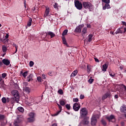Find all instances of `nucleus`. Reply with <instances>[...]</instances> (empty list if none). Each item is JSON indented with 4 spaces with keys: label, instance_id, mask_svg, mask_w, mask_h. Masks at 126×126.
Here are the masks:
<instances>
[{
    "label": "nucleus",
    "instance_id": "3c124183",
    "mask_svg": "<svg viewBox=\"0 0 126 126\" xmlns=\"http://www.w3.org/2000/svg\"><path fill=\"white\" fill-rule=\"evenodd\" d=\"M14 47H15L16 51L15 53L17 52V48H18V46H17L16 44H14Z\"/></svg>",
    "mask_w": 126,
    "mask_h": 126
},
{
    "label": "nucleus",
    "instance_id": "8fccbe9b",
    "mask_svg": "<svg viewBox=\"0 0 126 126\" xmlns=\"http://www.w3.org/2000/svg\"><path fill=\"white\" fill-rule=\"evenodd\" d=\"M10 101V98L7 97L6 98V103H8Z\"/></svg>",
    "mask_w": 126,
    "mask_h": 126
},
{
    "label": "nucleus",
    "instance_id": "c85d7f7f",
    "mask_svg": "<svg viewBox=\"0 0 126 126\" xmlns=\"http://www.w3.org/2000/svg\"><path fill=\"white\" fill-rule=\"evenodd\" d=\"M28 121L29 123H32L35 121V119L34 118L30 117L28 119Z\"/></svg>",
    "mask_w": 126,
    "mask_h": 126
},
{
    "label": "nucleus",
    "instance_id": "e2e57ef3",
    "mask_svg": "<svg viewBox=\"0 0 126 126\" xmlns=\"http://www.w3.org/2000/svg\"><path fill=\"white\" fill-rule=\"evenodd\" d=\"M34 65V63H30V66H31V67H32V66H33Z\"/></svg>",
    "mask_w": 126,
    "mask_h": 126
},
{
    "label": "nucleus",
    "instance_id": "bf43d9fd",
    "mask_svg": "<svg viewBox=\"0 0 126 126\" xmlns=\"http://www.w3.org/2000/svg\"><path fill=\"white\" fill-rule=\"evenodd\" d=\"M4 64H5L6 66L9 65V66H11V64L9 63H4Z\"/></svg>",
    "mask_w": 126,
    "mask_h": 126
},
{
    "label": "nucleus",
    "instance_id": "864d4df0",
    "mask_svg": "<svg viewBox=\"0 0 126 126\" xmlns=\"http://www.w3.org/2000/svg\"><path fill=\"white\" fill-rule=\"evenodd\" d=\"M23 86H27V85H28V83H27V82H24L23 83Z\"/></svg>",
    "mask_w": 126,
    "mask_h": 126
},
{
    "label": "nucleus",
    "instance_id": "f257e3e1",
    "mask_svg": "<svg viewBox=\"0 0 126 126\" xmlns=\"http://www.w3.org/2000/svg\"><path fill=\"white\" fill-rule=\"evenodd\" d=\"M59 103H57V104L58 106V108L59 109V111H58L57 112H56L55 114H53L54 117H56V116H58V115H59L60 114V113H61V112H62V110L63 107H62V106H64L65 105V104H66V101H65V100H59Z\"/></svg>",
    "mask_w": 126,
    "mask_h": 126
},
{
    "label": "nucleus",
    "instance_id": "473e14b6",
    "mask_svg": "<svg viewBox=\"0 0 126 126\" xmlns=\"http://www.w3.org/2000/svg\"><path fill=\"white\" fill-rule=\"evenodd\" d=\"M67 32H68V30H65L63 31L62 35L63 36H64L67 34Z\"/></svg>",
    "mask_w": 126,
    "mask_h": 126
},
{
    "label": "nucleus",
    "instance_id": "ddd939ff",
    "mask_svg": "<svg viewBox=\"0 0 126 126\" xmlns=\"http://www.w3.org/2000/svg\"><path fill=\"white\" fill-rule=\"evenodd\" d=\"M110 94H111L110 93V92L106 93L104 95L102 96V100H105V99H107L108 97H110Z\"/></svg>",
    "mask_w": 126,
    "mask_h": 126
},
{
    "label": "nucleus",
    "instance_id": "de8ad7c7",
    "mask_svg": "<svg viewBox=\"0 0 126 126\" xmlns=\"http://www.w3.org/2000/svg\"><path fill=\"white\" fill-rule=\"evenodd\" d=\"M42 76L43 79H46V78H47V76H46L45 74H42Z\"/></svg>",
    "mask_w": 126,
    "mask_h": 126
},
{
    "label": "nucleus",
    "instance_id": "f03ea898",
    "mask_svg": "<svg viewBox=\"0 0 126 126\" xmlns=\"http://www.w3.org/2000/svg\"><path fill=\"white\" fill-rule=\"evenodd\" d=\"M100 118V113L97 112V114L94 113L91 118V125L92 126H96L97 124V119Z\"/></svg>",
    "mask_w": 126,
    "mask_h": 126
},
{
    "label": "nucleus",
    "instance_id": "680f3d73",
    "mask_svg": "<svg viewBox=\"0 0 126 126\" xmlns=\"http://www.w3.org/2000/svg\"><path fill=\"white\" fill-rule=\"evenodd\" d=\"M114 97L115 99H118V98L119 97V96L117 94H116Z\"/></svg>",
    "mask_w": 126,
    "mask_h": 126
},
{
    "label": "nucleus",
    "instance_id": "338daca9",
    "mask_svg": "<svg viewBox=\"0 0 126 126\" xmlns=\"http://www.w3.org/2000/svg\"><path fill=\"white\" fill-rule=\"evenodd\" d=\"M126 28H124V33H126Z\"/></svg>",
    "mask_w": 126,
    "mask_h": 126
},
{
    "label": "nucleus",
    "instance_id": "72a5a7b5",
    "mask_svg": "<svg viewBox=\"0 0 126 126\" xmlns=\"http://www.w3.org/2000/svg\"><path fill=\"white\" fill-rule=\"evenodd\" d=\"M5 118V116L4 115L0 114V121H2Z\"/></svg>",
    "mask_w": 126,
    "mask_h": 126
},
{
    "label": "nucleus",
    "instance_id": "dca6fc26",
    "mask_svg": "<svg viewBox=\"0 0 126 126\" xmlns=\"http://www.w3.org/2000/svg\"><path fill=\"white\" fill-rule=\"evenodd\" d=\"M49 13H50V8H46L45 12V14L44 15V17H46L49 15Z\"/></svg>",
    "mask_w": 126,
    "mask_h": 126
},
{
    "label": "nucleus",
    "instance_id": "cd10ccee",
    "mask_svg": "<svg viewBox=\"0 0 126 126\" xmlns=\"http://www.w3.org/2000/svg\"><path fill=\"white\" fill-rule=\"evenodd\" d=\"M62 41L63 42V44L64 45H66V46H67V43L66 42V39H65V37H62Z\"/></svg>",
    "mask_w": 126,
    "mask_h": 126
},
{
    "label": "nucleus",
    "instance_id": "7ed1b4c3",
    "mask_svg": "<svg viewBox=\"0 0 126 126\" xmlns=\"http://www.w3.org/2000/svg\"><path fill=\"white\" fill-rule=\"evenodd\" d=\"M83 6L86 9L88 8L90 11H92L94 9V6L90 2H83Z\"/></svg>",
    "mask_w": 126,
    "mask_h": 126
},
{
    "label": "nucleus",
    "instance_id": "0eeeda50",
    "mask_svg": "<svg viewBox=\"0 0 126 126\" xmlns=\"http://www.w3.org/2000/svg\"><path fill=\"white\" fill-rule=\"evenodd\" d=\"M80 103L78 102H76L73 104V109L74 111H75V112H78V111H79V109H80Z\"/></svg>",
    "mask_w": 126,
    "mask_h": 126
},
{
    "label": "nucleus",
    "instance_id": "09e8293b",
    "mask_svg": "<svg viewBox=\"0 0 126 126\" xmlns=\"http://www.w3.org/2000/svg\"><path fill=\"white\" fill-rule=\"evenodd\" d=\"M52 73H53V72H52V71H50L48 73V75H49V76H53V74H52Z\"/></svg>",
    "mask_w": 126,
    "mask_h": 126
},
{
    "label": "nucleus",
    "instance_id": "5fc2aeb1",
    "mask_svg": "<svg viewBox=\"0 0 126 126\" xmlns=\"http://www.w3.org/2000/svg\"><path fill=\"white\" fill-rule=\"evenodd\" d=\"M80 98L81 99H84V95L83 94H81L80 96Z\"/></svg>",
    "mask_w": 126,
    "mask_h": 126
},
{
    "label": "nucleus",
    "instance_id": "412c9836",
    "mask_svg": "<svg viewBox=\"0 0 126 126\" xmlns=\"http://www.w3.org/2000/svg\"><path fill=\"white\" fill-rule=\"evenodd\" d=\"M32 25V18H30L27 23V26H28V27H30V26H31Z\"/></svg>",
    "mask_w": 126,
    "mask_h": 126
},
{
    "label": "nucleus",
    "instance_id": "ea45409f",
    "mask_svg": "<svg viewBox=\"0 0 126 126\" xmlns=\"http://www.w3.org/2000/svg\"><path fill=\"white\" fill-rule=\"evenodd\" d=\"M33 102H34V99H33V98H32V97H30L29 99V103H33Z\"/></svg>",
    "mask_w": 126,
    "mask_h": 126
},
{
    "label": "nucleus",
    "instance_id": "13d9d810",
    "mask_svg": "<svg viewBox=\"0 0 126 126\" xmlns=\"http://www.w3.org/2000/svg\"><path fill=\"white\" fill-rule=\"evenodd\" d=\"M119 68H120L121 70L124 68V66H120Z\"/></svg>",
    "mask_w": 126,
    "mask_h": 126
},
{
    "label": "nucleus",
    "instance_id": "6e6552de",
    "mask_svg": "<svg viewBox=\"0 0 126 126\" xmlns=\"http://www.w3.org/2000/svg\"><path fill=\"white\" fill-rule=\"evenodd\" d=\"M84 27V25H80L77 27L75 29V32L76 33H81V30Z\"/></svg>",
    "mask_w": 126,
    "mask_h": 126
},
{
    "label": "nucleus",
    "instance_id": "1a4fd4ad",
    "mask_svg": "<svg viewBox=\"0 0 126 126\" xmlns=\"http://www.w3.org/2000/svg\"><path fill=\"white\" fill-rule=\"evenodd\" d=\"M22 120L21 118L18 117L16 120H15L14 122V125L15 126H19V124L21 123Z\"/></svg>",
    "mask_w": 126,
    "mask_h": 126
},
{
    "label": "nucleus",
    "instance_id": "e433bc0d",
    "mask_svg": "<svg viewBox=\"0 0 126 126\" xmlns=\"http://www.w3.org/2000/svg\"><path fill=\"white\" fill-rule=\"evenodd\" d=\"M1 101L3 104H5V103H6V98L4 97H2L1 99Z\"/></svg>",
    "mask_w": 126,
    "mask_h": 126
},
{
    "label": "nucleus",
    "instance_id": "a878e982",
    "mask_svg": "<svg viewBox=\"0 0 126 126\" xmlns=\"http://www.w3.org/2000/svg\"><path fill=\"white\" fill-rule=\"evenodd\" d=\"M2 51L3 53H6V51H7V48L6 47V46L3 45L2 47Z\"/></svg>",
    "mask_w": 126,
    "mask_h": 126
},
{
    "label": "nucleus",
    "instance_id": "37998d69",
    "mask_svg": "<svg viewBox=\"0 0 126 126\" xmlns=\"http://www.w3.org/2000/svg\"><path fill=\"white\" fill-rule=\"evenodd\" d=\"M101 123L102 125H103L104 126L107 125V123H106V121L103 119L101 120Z\"/></svg>",
    "mask_w": 126,
    "mask_h": 126
},
{
    "label": "nucleus",
    "instance_id": "f3484780",
    "mask_svg": "<svg viewBox=\"0 0 126 126\" xmlns=\"http://www.w3.org/2000/svg\"><path fill=\"white\" fill-rule=\"evenodd\" d=\"M109 3H105V5L103 7V9L105 10V9H109V8H111V5L109 4Z\"/></svg>",
    "mask_w": 126,
    "mask_h": 126
},
{
    "label": "nucleus",
    "instance_id": "9b49d317",
    "mask_svg": "<svg viewBox=\"0 0 126 126\" xmlns=\"http://www.w3.org/2000/svg\"><path fill=\"white\" fill-rule=\"evenodd\" d=\"M122 88L123 90V91L121 92V94H122L123 95H126V85H122Z\"/></svg>",
    "mask_w": 126,
    "mask_h": 126
},
{
    "label": "nucleus",
    "instance_id": "58836bf2",
    "mask_svg": "<svg viewBox=\"0 0 126 126\" xmlns=\"http://www.w3.org/2000/svg\"><path fill=\"white\" fill-rule=\"evenodd\" d=\"M58 93L61 95H63V90L60 89L58 90Z\"/></svg>",
    "mask_w": 126,
    "mask_h": 126
},
{
    "label": "nucleus",
    "instance_id": "6ab92c4d",
    "mask_svg": "<svg viewBox=\"0 0 126 126\" xmlns=\"http://www.w3.org/2000/svg\"><path fill=\"white\" fill-rule=\"evenodd\" d=\"M107 68H108V65L107 64L105 63L102 65V69L103 71H106Z\"/></svg>",
    "mask_w": 126,
    "mask_h": 126
},
{
    "label": "nucleus",
    "instance_id": "20e7f679",
    "mask_svg": "<svg viewBox=\"0 0 126 126\" xmlns=\"http://www.w3.org/2000/svg\"><path fill=\"white\" fill-rule=\"evenodd\" d=\"M12 95L14 97L16 102L19 100V92L17 90H14L11 92Z\"/></svg>",
    "mask_w": 126,
    "mask_h": 126
},
{
    "label": "nucleus",
    "instance_id": "b1692460",
    "mask_svg": "<svg viewBox=\"0 0 126 126\" xmlns=\"http://www.w3.org/2000/svg\"><path fill=\"white\" fill-rule=\"evenodd\" d=\"M77 74V70H75L71 74V77H74Z\"/></svg>",
    "mask_w": 126,
    "mask_h": 126
},
{
    "label": "nucleus",
    "instance_id": "bb28decb",
    "mask_svg": "<svg viewBox=\"0 0 126 126\" xmlns=\"http://www.w3.org/2000/svg\"><path fill=\"white\" fill-rule=\"evenodd\" d=\"M27 80L28 82H30V81L33 80V79L32 78V75L31 74L29 76L27 77Z\"/></svg>",
    "mask_w": 126,
    "mask_h": 126
},
{
    "label": "nucleus",
    "instance_id": "5701e85b",
    "mask_svg": "<svg viewBox=\"0 0 126 126\" xmlns=\"http://www.w3.org/2000/svg\"><path fill=\"white\" fill-rule=\"evenodd\" d=\"M87 71L88 73H90V71H91V65L88 64L87 66Z\"/></svg>",
    "mask_w": 126,
    "mask_h": 126
},
{
    "label": "nucleus",
    "instance_id": "39448f33",
    "mask_svg": "<svg viewBox=\"0 0 126 126\" xmlns=\"http://www.w3.org/2000/svg\"><path fill=\"white\" fill-rule=\"evenodd\" d=\"M74 4L75 6V7H76L77 9H78L79 10L82 9V6L83 4H82V3H81V2H80V1L77 0L75 1Z\"/></svg>",
    "mask_w": 126,
    "mask_h": 126
},
{
    "label": "nucleus",
    "instance_id": "4c0bfd02",
    "mask_svg": "<svg viewBox=\"0 0 126 126\" xmlns=\"http://www.w3.org/2000/svg\"><path fill=\"white\" fill-rule=\"evenodd\" d=\"M29 116L30 118H34V117H35V114H34V113H30L29 114Z\"/></svg>",
    "mask_w": 126,
    "mask_h": 126
},
{
    "label": "nucleus",
    "instance_id": "4468645a",
    "mask_svg": "<svg viewBox=\"0 0 126 126\" xmlns=\"http://www.w3.org/2000/svg\"><path fill=\"white\" fill-rule=\"evenodd\" d=\"M106 119H107L109 122H111L112 120H115V116L111 115L110 116H106Z\"/></svg>",
    "mask_w": 126,
    "mask_h": 126
},
{
    "label": "nucleus",
    "instance_id": "a18cd8bd",
    "mask_svg": "<svg viewBox=\"0 0 126 126\" xmlns=\"http://www.w3.org/2000/svg\"><path fill=\"white\" fill-rule=\"evenodd\" d=\"M58 5H59V4H58V3L55 2L54 5V8H58Z\"/></svg>",
    "mask_w": 126,
    "mask_h": 126
},
{
    "label": "nucleus",
    "instance_id": "f704fd0d",
    "mask_svg": "<svg viewBox=\"0 0 126 126\" xmlns=\"http://www.w3.org/2000/svg\"><path fill=\"white\" fill-rule=\"evenodd\" d=\"M83 124L84 125H88V124H89V121H88V120H84L83 121Z\"/></svg>",
    "mask_w": 126,
    "mask_h": 126
},
{
    "label": "nucleus",
    "instance_id": "9d476101",
    "mask_svg": "<svg viewBox=\"0 0 126 126\" xmlns=\"http://www.w3.org/2000/svg\"><path fill=\"white\" fill-rule=\"evenodd\" d=\"M48 35L50 36L51 39L56 37V34H55V33L53 32H46V36Z\"/></svg>",
    "mask_w": 126,
    "mask_h": 126
},
{
    "label": "nucleus",
    "instance_id": "49530a36",
    "mask_svg": "<svg viewBox=\"0 0 126 126\" xmlns=\"http://www.w3.org/2000/svg\"><path fill=\"white\" fill-rule=\"evenodd\" d=\"M73 102H75L76 103H77L78 102L79 99L77 98H73Z\"/></svg>",
    "mask_w": 126,
    "mask_h": 126
},
{
    "label": "nucleus",
    "instance_id": "79ce46f5",
    "mask_svg": "<svg viewBox=\"0 0 126 126\" xmlns=\"http://www.w3.org/2000/svg\"><path fill=\"white\" fill-rule=\"evenodd\" d=\"M102 1L105 3H110V0H102Z\"/></svg>",
    "mask_w": 126,
    "mask_h": 126
},
{
    "label": "nucleus",
    "instance_id": "f8f14e48",
    "mask_svg": "<svg viewBox=\"0 0 126 126\" xmlns=\"http://www.w3.org/2000/svg\"><path fill=\"white\" fill-rule=\"evenodd\" d=\"M122 33H124V30H123V29L121 28L117 29L115 32L116 35H118V34H122Z\"/></svg>",
    "mask_w": 126,
    "mask_h": 126
},
{
    "label": "nucleus",
    "instance_id": "393cba45",
    "mask_svg": "<svg viewBox=\"0 0 126 126\" xmlns=\"http://www.w3.org/2000/svg\"><path fill=\"white\" fill-rule=\"evenodd\" d=\"M2 63H10V61H9V60H8V59H3L2 61Z\"/></svg>",
    "mask_w": 126,
    "mask_h": 126
},
{
    "label": "nucleus",
    "instance_id": "0e129e2a",
    "mask_svg": "<svg viewBox=\"0 0 126 126\" xmlns=\"http://www.w3.org/2000/svg\"><path fill=\"white\" fill-rule=\"evenodd\" d=\"M122 23L123 25H125V26H126V22H122Z\"/></svg>",
    "mask_w": 126,
    "mask_h": 126
},
{
    "label": "nucleus",
    "instance_id": "a211bd4d",
    "mask_svg": "<svg viewBox=\"0 0 126 126\" xmlns=\"http://www.w3.org/2000/svg\"><path fill=\"white\" fill-rule=\"evenodd\" d=\"M20 74H21V75H22V76H23L25 78V77H26L27 76V75H28V72L26 71V72H23V71H21L20 72Z\"/></svg>",
    "mask_w": 126,
    "mask_h": 126
},
{
    "label": "nucleus",
    "instance_id": "7c9ffc66",
    "mask_svg": "<svg viewBox=\"0 0 126 126\" xmlns=\"http://www.w3.org/2000/svg\"><path fill=\"white\" fill-rule=\"evenodd\" d=\"M92 37H93V34H89L88 36V42H91L92 41Z\"/></svg>",
    "mask_w": 126,
    "mask_h": 126
},
{
    "label": "nucleus",
    "instance_id": "052dcab7",
    "mask_svg": "<svg viewBox=\"0 0 126 126\" xmlns=\"http://www.w3.org/2000/svg\"><path fill=\"white\" fill-rule=\"evenodd\" d=\"M121 126H125V123L124 122H121Z\"/></svg>",
    "mask_w": 126,
    "mask_h": 126
},
{
    "label": "nucleus",
    "instance_id": "603ef678",
    "mask_svg": "<svg viewBox=\"0 0 126 126\" xmlns=\"http://www.w3.org/2000/svg\"><path fill=\"white\" fill-rule=\"evenodd\" d=\"M6 75H7L6 73H2V77H3V78H5V77L6 76Z\"/></svg>",
    "mask_w": 126,
    "mask_h": 126
},
{
    "label": "nucleus",
    "instance_id": "c03bdc74",
    "mask_svg": "<svg viewBox=\"0 0 126 126\" xmlns=\"http://www.w3.org/2000/svg\"><path fill=\"white\" fill-rule=\"evenodd\" d=\"M10 102L12 103V104H13V103H14V101H15V99H14V98L13 97H11L10 99Z\"/></svg>",
    "mask_w": 126,
    "mask_h": 126
},
{
    "label": "nucleus",
    "instance_id": "c756f323",
    "mask_svg": "<svg viewBox=\"0 0 126 126\" xmlns=\"http://www.w3.org/2000/svg\"><path fill=\"white\" fill-rule=\"evenodd\" d=\"M17 109L19 112H21V113H23V112H24V108L22 107H19Z\"/></svg>",
    "mask_w": 126,
    "mask_h": 126
},
{
    "label": "nucleus",
    "instance_id": "aec40b11",
    "mask_svg": "<svg viewBox=\"0 0 126 126\" xmlns=\"http://www.w3.org/2000/svg\"><path fill=\"white\" fill-rule=\"evenodd\" d=\"M86 33H87V28H84V29H83V30L82 31V36H84V35H85V34H86Z\"/></svg>",
    "mask_w": 126,
    "mask_h": 126
},
{
    "label": "nucleus",
    "instance_id": "a19ab883",
    "mask_svg": "<svg viewBox=\"0 0 126 126\" xmlns=\"http://www.w3.org/2000/svg\"><path fill=\"white\" fill-rule=\"evenodd\" d=\"M65 107L67 110H70V104H67L65 105Z\"/></svg>",
    "mask_w": 126,
    "mask_h": 126
},
{
    "label": "nucleus",
    "instance_id": "c9c22d12",
    "mask_svg": "<svg viewBox=\"0 0 126 126\" xmlns=\"http://www.w3.org/2000/svg\"><path fill=\"white\" fill-rule=\"evenodd\" d=\"M37 80L38 81V82H42L43 81L42 77L40 76L37 77Z\"/></svg>",
    "mask_w": 126,
    "mask_h": 126
},
{
    "label": "nucleus",
    "instance_id": "423d86ee",
    "mask_svg": "<svg viewBox=\"0 0 126 126\" xmlns=\"http://www.w3.org/2000/svg\"><path fill=\"white\" fill-rule=\"evenodd\" d=\"M88 113V112H87V109H86V108H83L81 109L80 112L81 117L85 118V117L87 116Z\"/></svg>",
    "mask_w": 126,
    "mask_h": 126
},
{
    "label": "nucleus",
    "instance_id": "2f4dec72",
    "mask_svg": "<svg viewBox=\"0 0 126 126\" xmlns=\"http://www.w3.org/2000/svg\"><path fill=\"white\" fill-rule=\"evenodd\" d=\"M93 81H94V79H92V77H91L90 79L88 81L90 84H92Z\"/></svg>",
    "mask_w": 126,
    "mask_h": 126
},
{
    "label": "nucleus",
    "instance_id": "774afa93",
    "mask_svg": "<svg viewBox=\"0 0 126 126\" xmlns=\"http://www.w3.org/2000/svg\"><path fill=\"white\" fill-rule=\"evenodd\" d=\"M52 126H57V124H54Z\"/></svg>",
    "mask_w": 126,
    "mask_h": 126
},
{
    "label": "nucleus",
    "instance_id": "69168bd1",
    "mask_svg": "<svg viewBox=\"0 0 126 126\" xmlns=\"http://www.w3.org/2000/svg\"><path fill=\"white\" fill-rule=\"evenodd\" d=\"M8 36H9L8 34L7 33V34H6V35H5V38H6V39H7V38H8Z\"/></svg>",
    "mask_w": 126,
    "mask_h": 126
},
{
    "label": "nucleus",
    "instance_id": "4d7b16f0",
    "mask_svg": "<svg viewBox=\"0 0 126 126\" xmlns=\"http://www.w3.org/2000/svg\"><path fill=\"white\" fill-rule=\"evenodd\" d=\"M109 75H110V76H111L112 77H115V74H110Z\"/></svg>",
    "mask_w": 126,
    "mask_h": 126
},
{
    "label": "nucleus",
    "instance_id": "2eb2a0df",
    "mask_svg": "<svg viewBox=\"0 0 126 126\" xmlns=\"http://www.w3.org/2000/svg\"><path fill=\"white\" fill-rule=\"evenodd\" d=\"M23 91H25V92H26V93H28V94H29L31 90L28 87H24Z\"/></svg>",
    "mask_w": 126,
    "mask_h": 126
},
{
    "label": "nucleus",
    "instance_id": "4be33fe9",
    "mask_svg": "<svg viewBox=\"0 0 126 126\" xmlns=\"http://www.w3.org/2000/svg\"><path fill=\"white\" fill-rule=\"evenodd\" d=\"M120 110L122 113H126V107L125 106H123L121 107Z\"/></svg>",
    "mask_w": 126,
    "mask_h": 126
},
{
    "label": "nucleus",
    "instance_id": "6e6d98bb",
    "mask_svg": "<svg viewBox=\"0 0 126 126\" xmlns=\"http://www.w3.org/2000/svg\"><path fill=\"white\" fill-rule=\"evenodd\" d=\"M94 60L95 63H99V60L98 59L94 58Z\"/></svg>",
    "mask_w": 126,
    "mask_h": 126
}]
</instances>
